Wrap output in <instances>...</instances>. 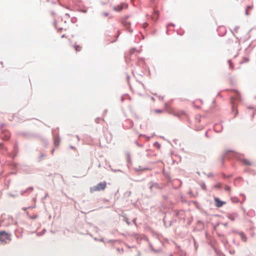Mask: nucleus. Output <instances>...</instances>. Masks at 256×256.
Wrapping results in <instances>:
<instances>
[{"instance_id":"a211bd4d","label":"nucleus","mask_w":256,"mask_h":256,"mask_svg":"<svg viewBox=\"0 0 256 256\" xmlns=\"http://www.w3.org/2000/svg\"><path fill=\"white\" fill-rule=\"evenodd\" d=\"M246 15H248V10H246Z\"/></svg>"},{"instance_id":"0eeeda50","label":"nucleus","mask_w":256,"mask_h":256,"mask_svg":"<svg viewBox=\"0 0 256 256\" xmlns=\"http://www.w3.org/2000/svg\"><path fill=\"white\" fill-rule=\"evenodd\" d=\"M174 115L177 116L181 117L186 115V113L184 110H178L174 112Z\"/></svg>"},{"instance_id":"aec40b11","label":"nucleus","mask_w":256,"mask_h":256,"mask_svg":"<svg viewBox=\"0 0 256 256\" xmlns=\"http://www.w3.org/2000/svg\"><path fill=\"white\" fill-rule=\"evenodd\" d=\"M222 160V164H223L224 161V158H222V160Z\"/></svg>"},{"instance_id":"ddd939ff","label":"nucleus","mask_w":256,"mask_h":256,"mask_svg":"<svg viewBox=\"0 0 256 256\" xmlns=\"http://www.w3.org/2000/svg\"><path fill=\"white\" fill-rule=\"evenodd\" d=\"M228 218H230V220H232V221H233V220H234V216H230Z\"/></svg>"},{"instance_id":"7ed1b4c3","label":"nucleus","mask_w":256,"mask_h":256,"mask_svg":"<svg viewBox=\"0 0 256 256\" xmlns=\"http://www.w3.org/2000/svg\"><path fill=\"white\" fill-rule=\"evenodd\" d=\"M234 100L238 102L241 100L240 94L238 92H236L235 95L231 97V104L233 112L234 108Z\"/></svg>"},{"instance_id":"393cba45","label":"nucleus","mask_w":256,"mask_h":256,"mask_svg":"<svg viewBox=\"0 0 256 256\" xmlns=\"http://www.w3.org/2000/svg\"><path fill=\"white\" fill-rule=\"evenodd\" d=\"M62 38H64V35H63V36H62Z\"/></svg>"},{"instance_id":"dca6fc26","label":"nucleus","mask_w":256,"mask_h":256,"mask_svg":"<svg viewBox=\"0 0 256 256\" xmlns=\"http://www.w3.org/2000/svg\"><path fill=\"white\" fill-rule=\"evenodd\" d=\"M154 112L156 113H161L162 112L161 110H155Z\"/></svg>"},{"instance_id":"1a4fd4ad","label":"nucleus","mask_w":256,"mask_h":256,"mask_svg":"<svg viewBox=\"0 0 256 256\" xmlns=\"http://www.w3.org/2000/svg\"><path fill=\"white\" fill-rule=\"evenodd\" d=\"M0 136L2 138H3L4 140H8L10 138V136L8 134H7L4 136H3L2 134Z\"/></svg>"},{"instance_id":"4be33fe9","label":"nucleus","mask_w":256,"mask_h":256,"mask_svg":"<svg viewBox=\"0 0 256 256\" xmlns=\"http://www.w3.org/2000/svg\"><path fill=\"white\" fill-rule=\"evenodd\" d=\"M30 189L31 190H33V188H30Z\"/></svg>"},{"instance_id":"4468645a","label":"nucleus","mask_w":256,"mask_h":256,"mask_svg":"<svg viewBox=\"0 0 256 256\" xmlns=\"http://www.w3.org/2000/svg\"><path fill=\"white\" fill-rule=\"evenodd\" d=\"M225 190H228V191H230V186H226L225 187Z\"/></svg>"},{"instance_id":"f03ea898","label":"nucleus","mask_w":256,"mask_h":256,"mask_svg":"<svg viewBox=\"0 0 256 256\" xmlns=\"http://www.w3.org/2000/svg\"><path fill=\"white\" fill-rule=\"evenodd\" d=\"M11 240L10 234L5 231L0 232V241L4 244H7Z\"/></svg>"},{"instance_id":"39448f33","label":"nucleus","mask_w":256,"mask_h":256,"mask_svg":"<svg viewBox=\"0 0 256 256\" xmlns=\"http://www.w3.org/2000/svg\"><path fill=\"white\" fill-rule=\"evenodd\" d=\"M240 162L242 163L244 165V166H252L253 164L252 162L247 158H240Z\"/></svg>"},{"instance_id":"9d476101","label":"nucleus","mask_w":256,"mask_h":256,"mask_svg":"<svg viewBox=\"0 0 256 256\" xmlns=\"http://www.w3.org/2000/svg\"><path fill=\"white\" fill-rule=\"evenodd\" d=\"M74 48L76 52H79L81 50L82 47L79 45L76 44L74 46Z\"/></svg>"},{"instance_id":"f3484780","label":"nucleus","mask_w":256,"mask_h":256,"mask_svg":"<svg viewBox=\"0 0 256 256\" xmlns=\"http://www.w3.org/2000/svg\"><path fill=\"white\" fill-rule=\"evenodd\" d=\"M228 152H229V151L226 152V154H228ZM230 152H234L232 150L230 151Z\"/></svg>"},{"instance_id":"20e7f679","label":"nucleus","mask_w":256,"mask_h":256,"mask_svg":"<svg viewBox=\"0 0 256 256\" xmlns=\"http://www.w3.org/2000/svg\"><path fill=\"white\" fill-rule=\"evenodd\" d=\"M128 7V4H120L117 6H114L113 7V9L115 11L120 12L122 10V9L126 8Z\"/></svg>"},{"instance_id":"412c9836","label":"nucleus","mask_w":256,"mask_h":256,"mask_svg":"<svg viewBox=\"0 0 256 256\" xmlns=\"http://www.w3.org/2000/svg\"><path fill=\"white\" fill-rule=\"evenodd\" d=\"M244 59L246 60H245L246 62H248V60L247 58H244Z\"/></svg>"},{"instance_id":"f257e3e1","label":"nucleus","mask_w":256,"mask_h":256,"mask_svg":"<svg viewBox=\"0 0 256 256\" xmlns=\"http://www.w3.org/2000/svg\"><path fill=\"white\" fill-rule=\"evenodd\" d=\"M106 182H100L97 185L91 187L90 188V192L93 193L96 192L104 190L106 188Z\"/></svg>"},{"instance_id":"423d86ee","label":"nucleus","mask_w":256,"mask_h":256,"mask_svg":"<svg viewBox=\"0 0 256 256\" xmlns=\"http://www.w3.org/2000/svg\"><path fill=\"white\" fill-rule=\"evenodd\" d=\"M214 200L216 202L215 206L218 208L222 206L224 204H226V202L220 200L218 198H214Z\"/></svg>"},{"instance_id":"5701e85b","label":"nucleus","mask_w":256,"mask_h":256,"mask_svg":"<svg viewBox=\"0 0 256 256\" xmlns=\"http://www.w3.org/2000/svg\"><path fill=\"white\" fill-rule=\"evenodd\" d=\"M148 26V24H144V26Z\"/></svg>"},{"instance_id":"2eb2a0df","label":"nucleus","mask_w":256,"mask_h":256,"mask_svg":"<svg viewBox=\"0 0 256 256\" xmlns=\"http://www.w3.org/2000/svg\"><path fill=\"white\" fill-rule=\"evenodd\" d=\"M238 110L237 109H236L235 113L234 114V117L238 115Z\"/></svg>"},{"instance_id":"6e6552de","label":"nucleus","mask_w":256,"mask_h":256,"mask_svg":"<svg viewBox=\"0 0 256 256\" xmlns=\"http://www.w3.org/2000/svg\"><path fill=\"white\" fill-rule=\"evenodd\" d=\"M158 17V12L157 10H154L152 16V18L154 20H156Z\"/></svg>"},{"instance_id":"b1692460","label":"nucleus","mask_w":256,"mask_h":256,"mask_svg":"<svg viewBox=\"0 0 256 256\" xmlns=\"http://www.w3.org/2000/svg\"><path fill=\"white\" fill-rule=\"evenodd\" d=\"M148 26V24H144V26Z\"/></svg>"},{"instance_id":"9b49d317","label":"nucleus","mask_w":256,"mask_h":256,"mask_svg":"<svg viewBox=\"0 0 256 256\" xmlns=\"http://www.w3.org/2000/svg\"><path fill=\"white\" fill-rule=\"evenodd\" d=\"M228 63L230 64V68H231L232 69H233L234 68V66L232 65V63L231 61L229 60L228 61Z\"/></svg>"},{"instance_id":"6ab92c4d","label":"nucleus","mask_w":256,"mask_h":256,"mask_svg":"<svg viewBox=\"0 0 256 256\" xmlns=\"http://www.w3.org/2000/svg\"><path fill=\"white\" fill-rule=\"evenodd\" d=\"M247 8H248L247 10L251 9L252 7L250 6H248Z\"/></svg>"},{"instance_id":"f8f14e48","label":"nucleus","mask_w":256,"mask_h":256,"mask_svg":"<svg viewBox=\"0 0 256 256\" xmlns=\"http://www.w3.org/2000/svg\"><path fill=\"white\" fill-rule=\"evenodd\" d=\"M202 188L204 190H206V186L204 184H203L202 185Z\"/></svg>"}]
</instances>
